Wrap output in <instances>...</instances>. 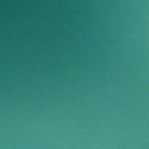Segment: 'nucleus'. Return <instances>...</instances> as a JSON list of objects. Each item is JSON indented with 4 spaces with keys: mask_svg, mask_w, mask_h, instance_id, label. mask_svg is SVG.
I'll return each instance as SVG.
<instances>
[{
    "mask_svg": "<svg viewBox=\"0 0 149 149\" xmlns=\"http://www.w3.org/2000/svg\"><path fill=\"white\" fill-rule=\"evenodd\" d=\"M54 115H56V0H53Z\"/></svg>",
    "mask_w": 149,
    "mask_h": 149,
    "instance_id": "1",
    "label": "nucleus"
},
{
    "mask_svg": "<svg viewBox=\"0 0 149 149\" xmlns=\"http://www.w3.org/2000/svg\"><path fill=\"white\" fill-rule=\"evenodd\" d=\"M56 33V34L57 33V32Z\"/></svg>",
    "mask_w": 149,
    "mask_h": 149,
    "instance_id": "4",
    "label": "nucleus"
},
{
    "mask_svg": "<svg viewBox=\"0 0 149 149\" xmlns=\"http://www.w3.org/2000/svg\"><path fill=\"white\" fill-rule=\"evenodd\" d=\"M59 57H71V56H56V62H57V60Z\"/></svg>",
    "mask_w": 149,
    "mask_h": 149,
    "instance_id": "2",
    "label": "nucleus"
},
{
    "mask_svg": "<svg viewBox=\"0 0 149 149\" xmlns=\"http://www.w3.org/2000/svg\"><path fill=\"white\" fill-rule=\"evenodd\" d=\"M56 103H57V102H58V101H57V100H56Z\"/></svg>",
    "mask_w": 149,
    "mask_h": 149,
    "instance_id": "3",
    "label": "nucleus"
}]
</instances>
